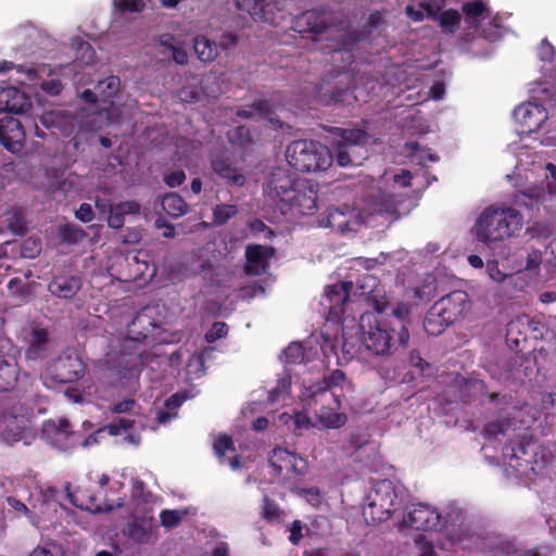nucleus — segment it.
I'll use <instances>...</instances> for the list:
<instances>
[{
  "mask_svg": "<svg viewBox=\"0 0 556 556\" xmlns=\"http://www.w3.org/2000/svg\"><path fill=\"white\" fill-rule=\"evenodd\" d=\"M363 342L374 355H392L400 348H405L409 340L408 329L402 325L392 326L387 318L379 319L371 313H364L359 318Z\"/></svg>",
  "mask_w": 556,
  "mask_h": 556,
  "instance_id": "f257e3e1",
  "label": "nucleus"
},
{
  "mask_svg": "<svg viewBox=\"0 0 556 556\" xmlns=\"http://www.w3.org/2000/svg\"><path fill=\"white\" fill-rule=\"evenodd\" d=\"M522 226L523 216L518 210L490 205L477 218L473 232L479 242L489 245L518 235Z\"/></svg>",
  "mask_w": 556,
  "mask_h": 556,
  "instance_id": "f03ea898",
  "label": "nucleus"
},
{
  "mask_svg": "<svg viewBox=\"0 0 556 556\" xmlns=\"http://www.w3.org/2000/svg\"><path fill=\"white\" fill-rule=\"evenodd\" d=\"M288 164L301 173L321 172L333 162L332 151L316 140L292 141L286 151Z\"/></svg>",
  "mask_w": 556,
  "mask_h": 556,
  "instance_id": "7ed1b4c3",
  "label": "nucleus"
},
{
  "mask_svg": "<svg viewBox=\"0 0 556 556\" xmlns=\"http://www.w3.org/2000/svg\"><path fill=\"white\" fill-rule=\"evenodd\" d=\"M268 463L278 482L290 490L295 489L306 475V460L282 447L271 451Z\"/></svg>",
  "mask_w": 556,
  "mask_h": 556,
  "instance_id": "20e7f679",
  "label": "nucleus"
},
{
  "mask_svg": "<svg viewBox=\"0 0 556 556\" xmlns=\"http://www.w3.org/2000/svg\"><path fill=\"white\" fill-rule=\"evenodd\" d=\"M352 289V281H341L326 288L320 304L327 311L326 318L328 321L336 324L344 321Z\"/></svg>",
  "mask_w": 556,
  "mask_h": 556,
  "instance_id": "39448f33",
  "label": "nucleus"
},
{
  "mask_svg": "<svg viewBox=\"0 0 556 556\" xmlns=\"http://www.w3.org/2000/svg\"><path fill=\"white\" fill-rule=\"evenodd\" d=\"M536 444L538 441L528 435L510 440L509 445L505 447V456L509 457V465L520 473L528 475L533 470V464L538 462L533 458L534 450H538Z\"/></svg>",
  "mask_w": 556,
  "mask_h": 556,
  "instance_id": "423d86ee",
  "label": "nucleus"
},
{
  "mask_svg": "<svg viewBox=\"0 0 556 556\" xmlns=\"http://www.w3.org/2000/svg\"><path fill=\"white\" fill-rule=\"evenodd\" d=\"M346 382V376L341 369H334L329 375H325L320 382L314 383L303 391L302 402L308 407L316 406L321 402H327L330 393L337 392L336 389L343 388Z\"/></svg>",
  "mask_w": 556,
  "mask_h": 556,
  "instance_id": "0eeeda50",
  "label": "nucleus"
},
{
  "mask_svg": "<svg viewBox=\"0 0 556 556\" xmlns=\"http://www.w3.org/2000/svg\"><path fill=\"white\" fill-rule=\"evenodd\" d=\"M85 372L86 365L75 353L60 355L50 366L52 380L63 384L78 381Z\"/></svg>",
  "mask_w": 556,
  "mask_h": 556,
  "instance_id": "6e6552de",
  "label": "nucleus"
},
{
  "mask_svg": "<svg viewBox=\"0 0 556 556\" xmlns=\"http://www.w3.org/2000/svg\"><path fill=\"white\" fill-rule=\"evenodd\" d=\"M329 27V14L325 10H307L295 16L292 21V29L303 37L314 40Z\"/></svg>",
  "mask_w": 556,
  "mask_h": 556,
  "instance_id": "1a4fd4ad",
  "label": "nucleus"
},
{
  "mask_svg": "<svg viewBox=\"0 0 556 556\" xmlns=\"http://www.w3.org/2000/svg\"><path fill=\"white\" fill-rule=\"evenodd\" d=\"M441 515L435 508L418 503L407 507L403 521L404 523L418 531H430L440 525Z\"/></svg>",
  "mask_w": 556,
  "mask_h": 556,
  "instance_id": "9d476101",
  "label": "nucleus"
},
{
  "mask_svg": "<svg viewBox=\"0 0 556 556\" xmlns=\"http://www.w3.org/2000/svg\"><path fill=\"white\" fill-rule=\"evenodd\" d=\"M27 348L25 357L27 361L37 362L47 358L53 349V340L46 328L34 326L25 338Z\"/></svg>",
  "mask_w": 556,
  "mask_h": 556,
  "instance_id": "9b49d317",
  "label": "nucleus"
},
{
  "mask_svg": "<svg viewBox=\"0 0 556 556\" xmlns=\"http://www.w3.org/2000/svg\"><path fill=\"white\" fill-rule=\"evenodd\" d=\"M161 326L159 311L156 306L147 305L136 313L131 321L127 325V331L130 336H136L147 340L150 333Z\"/></svg>",
  "mask_w": 556,
  "mask_h": 556,
  "instance_id": "f8f14e48",
  "label": "nucleus"
},
{
  "mask_svg": "<svg viewBox=\"0 0 556 556\" xmlns=\"http://www.w3.org/2000/svg\"><path fill=\"white\" fill-rule=\"evenodd\" d=\"M273 247L261 244H248L245 248L244 273L248 276H260L266 273L269 267V260L274 256Z\"/></svg>",
  "mask_w": 556,
  "mask_h": 556,
  "instance_id": "ddd939ff",
  "label": "nucleus"
},
{
  "mask_svg": "<svg viewBox=\"0 0 556 556\" xmlns=\"http://www.w3.org/2000/svg\"><path fill=\"white\" fill-rule=\"evenodd\" d=\"M516 121L522 127V131L533 132L541 128L547 119V113L541 104L526 102L514 110Z\"/></svg>",
  "mask_w": 556,
  "mask_h": 556,
  "instance_id": "4468645a",
  "label": "nucleus"
},
{
  "mask_svg": "<svg viewBox=\"0 0 556 556\" xmlns=\"http://www.w3.org/2000/svg\"><path fill=\"white\" fill-rule=\"evenodd\" d=\"M31 108L30 98L13 86H0V112L23 114Z\"/></svg>",
  "mask_w": 556,
  "mask_h": 556,
  "instance_id": "2eb2a0df",
  "label": "nucleus"
},
{
  "mask_svg": "<svg viewBox=\"0 0 556 556\" xmlns=\"http://www.w3.org/2000/svg\"><path fill=\"white\" fill-rule=\"evenodd\" d=\"M467 293L454 291L434 303V311L443 315V319L454 324L468 307Z\"/></svg>",
  "mask_w": 556,
  "mask_h": 556,
  "instance_id": "dca6fc26",
  "label": "nucleus"
},
{
  "mask_svg": "<svg viewBox=\"0 0 556 556\" xmlns=\"http://www.w3.org/2000/svg\"><path fill=\"white\" fill-rule=\"evenodd\" d=\"M144 354L146 341L126 332L121 339L119 344L121 364H124L127 369L135 368L142 363V356Z\"/></svg>",
  "mask_w": 556,
  "mask_h": 556,
  "instance_id": "f3484780",
  "label": "nucleus"
},
{
  "mask_svg": "<svg viewBox=\"0 0 556 556\" xmlns=\"http://www.w3.org/2000/svg\"><path fill=\"white\" fill-rule=\"evenodd\" d=\"M25 140L22 123L13 117L0 121V143L9 151L18 152Z\"/></svg>",
  "mask_w": 556,
  "mask_h": 556,
  "instance_id": "a211bd4d",
  "label": "nucleus"
},
{
  "mask_svg": "<svg viewBox=\"0 0 556 556\" xmlns=\"http://www.w3.org/2000/svg\"><path fill=\"white\" fill-rule=\"evenodd\" d=\"M210 165L213 173L226 184L237 187L245 184V176L238 170L228 156L214 154L210 157Z\"/></svg>",
  "mask_w": 556,
  "mask_h": 556,
  "instance_id": "6ab92c4d",
  "label": "nucleus"
},
{
  "mask_svg": "<svg viewBox=\"0 0 556 556\" xmlns=\"http://www.w3.org/2000/svg\"><path fill=\"white\" fill-rule=\"evenodd\" d=\"M237 115L242 118L266 121L275 127H282V123L276 114L271 102L266 99L256 100L253 103L238 110Z\"/></svg>",
  "mask_w": 556,
  "mask_h": 556,
  "instance_id": "aec40b11",
  "label": "nucleus"
},
{
  "mask_svg": "<svg viewBox=\"0 0 556 556\" xmlns=\"http://www.w3.org/2000/svg\"><path fill=\"white\" fill-rule=\"evenodd\" d=\"M18 366L16 363L9 362L3 354H0V392L13 390L16 386L22 388L24 382L33 384V378L29 374H24L18 378Z\"/></svg>",
  "mask_w": 556,
  "mask_h": 556,
  "instance_id": "412c9836",
  "label": "nucleus"
},
{
  "mask_svg": "<svg viewBox=\"0 0 556 556\" xmlns=\"http://www.w3.org/2000/svg\"><path fill=\"white\" fill-rule=\"evenodd\" d=\"M342 393L332 392L330 399L333 401L334 407L321 405L317 413L318 421L328 429H339L348 421V416L344 413H338L341 408ZM325 402H321L324 404Z\"/></svg>",
  "mask_w": 556,
  "mask_h": 556,
  "instance_id": "4be33fe9",
  "label": "nucleus"
},
{
  "mask_svg": "<svg viewBox=\"0 0 556 556\" xmlns=\"http://www.w3.org/2000/svg\"><path fill=\"white\" fill-rule=\"evenodd\" d=\"M367 500L378 503V506L389 507L394 510L401 505L396 488L393 482L388 479L377 482L368 494Z\"/></svg>",
  "mask_w": 556,
  "mask_h": 556,
  "instance_id": "5701e85b",
  "label": "nucleus"
},
{
  "mask_svg": "<svg viewBox=\"0 0 556 556\" xmlns=\"http://www.w3.org/2000/svg\"><path fill=\"white\" fill-rule=\"evenodd\" d=\"M153 517H134L123 530L124 535L138 544H146L150 541L152 531L156 529Z\"/></svg>",
  "mask_w": 556,
  "mask_h": 556,
  "instance_id": "b1692460",
  "label": "nucleus"
},
{
  "mask_svg": "<svg viewBox=\"0 0 556 556\" xmlns=\"http://www.w3.org/2000/svg\"><path fill=\"white\" fill-rule=\"evenodd\" d=\"M317 191L312 187L299 185L288 203L302 215H313L317 210Z\"/></svg>",
  "mask_w": 556,
  "mask_h": 556,
  "instance_id": "393cba45",
  "label": "nucleus"
},
{
  "mask_svg": "<svg viewBox=\"0 0 556 556\" xmlns=\"http://www.w3.org/2000/svg\"><path fill=\"white\" fill-rule=\"evenodd\" d=\"M274 0H236L237 8L245 10L255 22L274 21Z\"/></svg>",
  "mask_w": 556,
  "mask_h": 556,
  "instance_id": "a878e982",
  "label": "nucleus"
},
{
  "mask_svg": "<svg viewBox=\"0 0 556 556\" xmlns=\"http://www.w3.org/2000/svg\"><path fill=\"white\" fill-rule=\"evenodd\" d=\"M80 288L81 280L76 276H56L48 285V290L62 299H72Z\"/></svg>",
  "mask_w": 556,
  "mask_h": 556,
  "instance_id": "bb28decb",
  "label": "nucleus"
},
{
  "mask_svg": "<svg viewBox=\"0 0 556 556\" xmlns=\"http://www.w3.org/2000/svg\"><path fill=\"white\" fill-rule=\"evenodd\" d=\"M539 325L540 323L530 319L527 315L510 320L506 326L507 341L518 345L520 340H527V332L529 330L538 331Z\"/></svg>",
  "mask_w": 556,
  "mask_h": 556,
  "instance_id": "cd10ccee",
  "label": "nucleus"
},
{
  "mask_svg": "<svg viewBox=\"0 0 556 556\" xmlns=\"http://www.w3.org/2000/svg\"><path fill=\"white\" fill-rule=\"evenodd\" d=\"M121 86V79L118 76L111 75L103 80H99L96 85V91L100 98V101L105 105L101 108V111L109 112L113 105V99L118 94Z\"/></svg>",
  "mask_w": 556,
  "mask_h": 556,
  "instance_id": "c85d7f7f",
  "label": "nucleus"
},
{
  "mask_svg": "<svg viewBox=\"0 0 556 556\" xmlns=\"http://www.w3.org/2000/svg\"><path fill=\"white\" fill-rule=\"evenodd\" d=\"M333 134L338 135L340 139L334 143L350 144L354 149H364L369 140V135L366 130L359 128H333Z\"/></svg>",
  "mask_w": 556,
  "mask_h": 556,
  "instance_id": "c756f323",
  "label": "nucleus"
},
{
  "mask_svg": "<svg viewBox=\"0 0 556 556\" xmlns=\"http://www.w3.org/2000/svg\"><path fill=\"white\" fill-rule=\"evenodd\" d=\"M193 49L200 61L210 63L217 58L223 48L206 36H198L194 38Z\"/></svg>",
  "mask_w": 556,
  "mask_h": 556,
  "instance_id": "7c9ffc66",
  "label": "nucleus"
},
{
  "mask_svg": "<svg viewBox=\"0 0 556 556\" xmlns=\"http://www.w3.org/2000/svg\"><path fill=\"white\" fill-rule=\"evenodd\" d=\"M332 149L333 161L341 167L356 166L362 163L363 157L356 155L357 149L351 148L350 144L333 142Z\"/></svg>",
  "mask_w": 556,
  "mask_h": 556,
  "instance_id": "2f4dec72",
  "label": "nucleus"
},
{
  "mask_svg": "<svg viewBox=\"0 0 556 556\" xmlns=\"http://www.w3.org/2000/svg\"><path fill=\"white\" fill-rule=\"evenodd\" d=\"M161 206L173 218H178L188 211V204L185 199L175 192L166 193L161 201Z\"/></svg>",
  "mask_w": 556,
  "mask_h": 556,
  "instance_id": "473e14b6",
  "label": "nucleus"
},
{
  "mask_svg": "<svg viewBox=\"0 0 556 556\" xmlns=\"http://www.w3.org/2000/svg\"><path fill=\"white\" fill-rule=\"evenodd\" d=\"M395 510L384 506H378V503L367 500L363 508V516L367 523L376 525L388 520Z\"/></svg>",
  "mask_w": 556,
  "mask_h": 556,
  "instance_id": "72a5a7b5",
  "label": "nucleus"
},
{
  "mask_svg": "<svg viewBox=\"0 0 556 556\" xmlns=\"http://www.w3.org/2000/svg\"><path fill=\"white\" fill-rule=\"evenodd\" d=\"M5 223L8 230L15 236H24L28 230V222L20 207H12L7 212Z\"/></svg>",
  "mask_w": 556,
  "mask_h": 556,
  "instance_id": "f704fd0d",
  "label": "nucleus"
},
{
  "mask_svg": "<svg viewBox=\"0 0 556 556\" xmlns=\"http://www.w3.org/2000/svg\"><path fill=\"white\" fill-rule=\"evenodd\" d=\"M451 323L443 319L440 312L434 311V305L428 311L424 319L425 331L433 337L441 334Z\"/></svg>",
  "mask_w": 556,
  "mask_h": 556,
  "instance_id": "c9c22d12",
  "label": "nucleus"
},
{
  "mask_svg": "<svg viewBox=\"0 0 556 556\" xmlns=\"http://www.w3.org/2000/svg\"><path fill=\"white\" fill-rule=\"evenodd\" d=\"M437 21L443 33L454 34L460 23V14L454 9H448L439 13Z\"/></svg>",
  "mask_w": 556,
  "mask_h": 556,
  "instance_id": "e433bc0d",
  "label": "nucleus"
},
{
  "mask_svg": "<svg viewBox=\"0 0 556 556\" xmlns=\"http://www.w3.org/2000/svg\"><path fill=\"white\" fill-rule=\"evenodd\" d=\"M262 510L261 517L267 522H278L281 520V509L279 505L271 500L269 496L265 495L262 501Z\"/></svg>",
  "mask_w": 556,
  "mask_h": 556,
  "instance_id": "4c0bfd02",
  "label": "nucleus"
},
{
  "mask_svg": "<svg viewBox=\"0 0 556 556\" xmlns=\"http://www.w3.org/2000/svg\"><path fill=\"white\" fill-rule=\"evenodd\" d=\"M291 391V380L290 378H281L278 379L277 384L274 389H271L268 393L267 402L271 405L283 401Z\"/></svg>",
  "mask_w": 556,
  "mask_h": 556,
  "instance_id": "58836bf2",
  "label": "nucleus"
},
{
  "mask_svg": "<svg viewBox=\"0 0 556 556\" xmlns=\"http://www.w3.org/2000/svg\"><path fill=\"white\" fill-rule=\"evenodd\" d=\"M270 184L273 185L276 195L287 203L288 199L291 198L299 186V184H295L288 177L285 178L283 181H281V179H273Z\"/></svg>",
  "mask_w": 556,
  "mask_h": 556,
  "instance_id": "ea45409f",
  "label": "nucleus"
},
{
  "mask_svg": "<svg viewBox=\"0 0 556 556\" xmlns=\"http://www.w3.org/2000/svg\"><path fill=\"white\" fill-rule=\"evenodd\" d=\"M59 235L61 240L68 244H76L87 236L83 229L73 225H65L61 227Z\"/></svg>",
  "mask_w": 556,
  "mask_h": 556,
  "instance_id": "a19ab883",
  "label": "nucleus"
},
{
  "mask_svg": "<svg viewBox=\"0 0 556 556\" xmlns=\"http://www.w3.org/2000/svg\"><path fill=\"white\" fill-rule=\"evenodd\" d=\"M238 213L237 206L231 204H218L213 208L214 224L224 225Z\"/></svg>",
  "mask_w": 556,
  "mask_h": 556,
  "instance_id": "79ce46f5",
  "label": "nucleus"
},
{
  "mask_svg": "<svg viewBox=\"0 0 556 556\" xmlns=\"http://www.w3.org/2000/svg\"><path fill=\"white\" fill-rule=\"evenodd\" d=\"M538 450H534L535 455H533L534 459L538 462L533 464V470H530V472L536 473L538 470H541L545 468L553 459V453L549 447L541 444L538 442L536 444Z\"/></svg>",
  "mask_w": 556,
  "mask_h": 556,
  "instance_id": "37998d69",
  "label": "nucleus"
},
{
  "mask_svg": "<svg viewBox=\"0 0 556 556\" xmlns=\"http://www.w3.org/2000/svg\"><path fill=\"white\" fill-rule=\"evenodd\" d=\"M151 492L147 490L146 482L138 477L131 478V497L141 503H149L151 500Z\"/></svg>",
  "mask_w": 556,
  "mask_h": 556,
  "instance_id": "c03bdc74",
  "label": "nucleus"
},
{
  "mask_svg": "<svg viewBox=\"0 0 556 556\" xmlns=\"http://www.w3.org/2000/svg\"><path fill=\"white\" fill-rule=\"evenodd\" d=\"M285 361L288 364H300L303 362L305 352L301 343L292 342L283 351Z\"/></svg>",
  "mask_w": 556,
  "mask_h": 556,
  "instance_id": "a18cd8bd",
  "label": "nucleus"
},
{
  "mask_svg": "<svg viewBox=\"0 0 556 556\" xmlns=\"http://www.w3.org/2000/svg\"><path fill=\"white\" fill-rule=\"evenodd\" d=\"M341 218H345V214L343 211H341L340 208H329L325 226L344 232L348 226V222L345 219L340 220Z\"/></svg>",
  "mask_w": 556,
  "mask_h": 556,
  "instance_id": "49530a36",
  "label": "nucleus"
},
{
  "mask_svg": "<svg viewBox=\"0 0 556 556\" xmlns=\"http://www.w3.org/2000/svg\"><path fill=\"white\" fill-rule=\"evenodd\" d=\"M391 315L394 317L393 320L389 319L392 326L399 328V325H402L407 328L406 324L410 315V306L406 303H397L395 307L391 309Z\"/></svg>",
  "mask_w": 556,
  "mask_h": 556,
  "instance_id": "de8ad7c7",
  "label": "nucleus"
},
{
  "mask_svg": "<svg viewBox=\"0 0 556 556\" xmlns=\"http://www.w3.org/2000/svg\"><path fill=\"white\" fill-rule=\"evenodd\" d=\"M115 8L121 13H140L146 8L144 0H114Z\"/></svg>",
  "mask_w": 556,
  "mask_h": 556,
  "instance_id": "09e8293b",
  "label": "nucleus"
},
{
  "mask_svg": "<svg viewBox=\"0 0 556 556\" xmlns=\"http://www.w3.org/2000/svg\"><path fill=\"white\" fill-rule=\"evenodd\" d=\"M135 420L121 417L117 420L110 422L106 425L105 429L111 435H119L122 433H126L129 429L134 427Z\"/></svg>",
  "mask_w": 556,
  "mask_h": 556,
  "instance_id": "8fccbe9b",
  "label": "nucleus"
},
{
  "mask_svg": "<svg viewBox=\"0 0 556 556\" xmlns=\"http://www.w3.org/2000/svg\"><path fill=\"white\" fill-rule=\"evenodd\" d=\"M290 427L295 435H301L304 430H308L312 427V421L307 414L296 412L292 416V425Z\"/></svg>",
  "mask_w": 556,
  "mask_h": 556,
  "instance_id": "3c124183",
  "label": "nucleus"
},
{
  "mask_svg": "<svg viewBox=\"0 0 556 556\" xmlns=\"http://www.w3.org/2000/svg\"><path fill=\"white\" fill-rule=\"evenodd\" d=\"M509 428V420H495L489 421L484 426L485 437L497 438L500 434H505Z\"/></svg>",
  "mask_w": 556,
  "mask_h": 556,
  "instance_id": "603ef678",
  "label": "nucleus"
},
{
  "mask_svg": "<svg viewBox=\"0 0 556 556\" xmlns=\"http://www.w3.org/2000/svg\"><path fill=\"white\" fill-rule=\"evenodd\" d=\"M228 334V326L224 321H215L212 328L206 331L204 338L208 343H213Z\"/></svg>",
  "mask_w": 556,
  "mask_h": 556,
  "instance_id": "864d4df0",
  "label": "nucleus"
},
{
  "mask_svg": "<svg viewBox=\"0 0 556 556\" xmlns=\"http://www.w3.org/2000/svg\"><path fill=\"white\" fill-rule=\"evenodd\" d=\"M214 452L219 459H223L227 451H235L232 439L229 435H219L213 444Z\"/></svg>",
  "mask_w": 556,
  "mask_h": 556,
  "instance_id": "5fc2aeb1",
  "label": "nucleus"
},
{
  "mask_svg": "<svg viewBox=\"0 0 556 556\" xmlns=\"http://www.w3.org/2000/svg\"><path fill=\"white\" fill-rule=\"evenodd\" d=\"M160 519L161 525L167 529L177 527L181 521L180 514L175 509L162 510L160 514Z\"/></svg>",
  "mask_w": 556,
  "mask_h": 556,
  "instance_id": "6e6d98bb",
  "label": "nucleus"
},
{
  "mask_svg": "<svg viewBox=\"0 0 556 556\" xmlns=\"http://www.w3.org/2000/svg\"><path fill=\"white\" fill-rule=\"evenodd\" d=\"M350 89L348 87H334L332 91L325 93L327 99L324 100L326 104H338L346 100Z\"/></svg>",
  "mask_w": 556,
  "mask_h": 556,
  "instance_id": "4d7b16f0",
  "label": "nucleus"
},
{
  "mask_svg": "<svg viewBox=\"0 0 556 556\" xmlns=\"http://www.w3.org/2000/svg\"><path fill=\"white\" fill-rule=\"evenodd\" d=\"M486 269L489 276L494 281L502 282L505 280L511 281L514 279L513 275H506L500 270L498 263L496 261L488 262Z\"/></svg>",
  "mask_w": 556,
  "mask_h": 556,
  "instance_id": "13d9d810",
  "label": "nucleus"
},
{
  "mask_svg": "<svg viewBox=\"0 0 556 556\" xmlns=\"http://www.w3.org/2000/svg\"><path fill=\"white\" fill-rule=\"evenodd\" d=\"M163 180L169 188L179 187L186 180V174L182 169H177L167 174H164Z\"/></svg>",
  "mask_w": 556,
  "mask_h": 556,
  "instance_id": "bf43d9fd",
  "label": "nucleus"
},
{
  "mask_svg": "<svg viewBox=\"0 0 556 556\" xmlns=\"http://www.w3.org/2000/svg\"><path fill=\"white\" fill-rule=\"evenodd\" d=\"M485 10L486 7L481 1H471L463 5V11L468 17H479Z\"/></svg>",
  "mask_w": 556,
  "mask_h": 556,
  "instance_id": "052dcab7",
  "label": "nucleus"
},
{
  "mask_svg": "<svg viewBox=\"0 0 556 556\" xmlns=\"http://www.w3.org/2000/svg\"><path fill=\"white\" fill-rule=\"evenodd\" d=\"M125 215L118 211L115 206L110 207V213L108 216V225L113 229H119L124 226Z\"/></svg>",
  "mask_w": 556,
  "mask_h": 556,
  "instance_id": "680f3d73",
  "label": "nucleus"
},
{
  "mask_svg": "<svg viewBox=\"0 0 556 556\" xmlns=\"http://www.w3.org/2000/svg\"><path fill=\"white\" fill-rule=\"evenodd\" d=\"M380 212L391 217L399 218L400 215L393 195H386L381 199Z\"/></svg>",
  "mask_w": 556,
  "mask_h": 556,
  "instance_id": "e2e57ef3",
  "label": "nucleus"
},
{
  "mask_svg": "<svg viewBox=\"0 0 556 556\" xmlns=\"http://www.w3.org/2000/svg\"><path fill=\"white\" fill-rule=\"evenodd\" d=\"M41 250V244L39 240L27 239L23 243V255L25 257H34Z\"/></svg>",
  "mask_w": 556,
  "mask_h": 556,
  "instance_id": "0e129e2a",
  "label": "nucleus"
},
{
  "mask_svg": "<svg viewBox=\"0 0 556 556\" xmlns=\"http://www.w3.org/2000/svg\"><path fill=\"white\" fill-rule=\"evenodd\" d=\"M75 216L83 223L91 222L94 218L92 206L89 203H81Z\"/></svg>",
  "mask_w": 556,
  "mask_h": 556,
  "instance_id": "69168bd1",
  "label": "nucleus"
},
{
  "mask_svg": "<svg viewBox=\"0 0 556 556\" xmlns=\"http://www.w3.org/2000/svg\"><path fill=\"white\" fill-rule=\"evenodd\" d=\"M542 263V253L539 250H532L528 253L527 256V263L525 266V269L527 270H533L539 268V266Z\"/></svg>",
  "mask_w": 556,
  "mask_h": 556,
  "instance_id": "338daca9",
  "label": "nucleus"
},
{
  "mask_svg": "<svg viewBox=\"0 0 556 556\" xmlns=\"http://www.w3.org/2000/svg\"><path fill=\"white\" fill-rule=\"evenodd\" d=\"M41 89L52 96H58L62 89V83L60 79H50L41 84Z\"/></svg>",
  "mask_w": 556,
  "mask_h": 556,
  "instance_id": "774afa93",
  "label": "nucleus"
}]
</instances>
